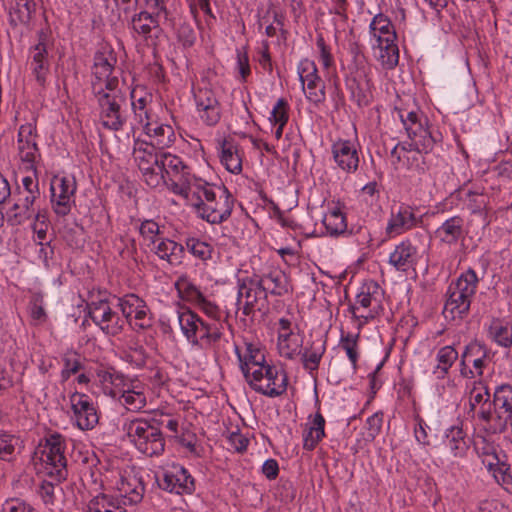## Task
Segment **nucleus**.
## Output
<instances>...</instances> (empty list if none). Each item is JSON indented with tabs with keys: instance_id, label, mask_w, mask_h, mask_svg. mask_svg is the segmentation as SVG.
<instances>
[{
	"instance_id": "f257e3e1",
	"label": "nucleus",
	"mask_w": 512,
	"mask_h": 512,
	"mask_svg": "<svg viewBox=\"0 0 512 512\" xmlns=\"http://www.w3.org/2000/svg\"><path fill=\"white\" fill-rule=\"evenodd\" d=\"M193 194L197 214L211 224L226 221L233 210L234 200L225 187H215L208 183L197 185Z\"/></svg>"
},
{
	"instance_id": "f03ea898",
	"label": "nucleus",
	"mask_w": 512,
	"mask_h": 512,
	"mask_svg": "<svg viewBox=\"0 0 512 512\" xmlns=\"http://www.w3.org/2000/svg\"><path fill=\"white\" fill-rule=\"evenodd\" d=\"M66 448L65 438L59 433H51L45 436L44 442L36 448L33 461L41 465L39 471L61 482L66 478Z\"/></svg>"
},
{
	"instance_id": "7ed1b4c3",
	"label": "nucleus",
	"mask_w": 512,
	"mask_h": 512,
	"mask_svg": "<svg viewBox=\"0 0 512 512\" xmlns=\"http://www.w3.org/2000/svg\"><path fill=\"white\" fill-rule=\"evenodd\" d=\"M177 314L180 329L193 346L210 348L220 341L223 335L221 323L206 322L190 309Z\"/></svg>"
},
{
	"instance_id": "20e7f679",
	"label": "nucleus",
	"mask_w": 512,
	"mask_h": 512,
	"mask_svg": "<svg viewBox=\"0 0 512 512\" xmlns=\"http://www.w3.org/2000/svg\"><path fill=\"white\" fill-rule=\"evenodd\" d=\"M123 429L130 442L142 454L152 457L158 456L164 451L165 440L155 421L135 418L126 421Z\"/></svg>"
},
{
	"instance_id": "39448f33",
	"label": "nucleus",
	"mask_w": 512,
	"mask_h": 512,
	"mask_svg": "<svg viewBox=\"0 0 512 512\" xmlns=\"http://www.w3.org/2000/svg\"><path fill=\"white\" fill-rule=\"evenodd\" d=\"M99 108V116L102 125L112 131H118L126 123L124 108L127 105L125 92L120 86L100 89L92 92Z\"/></svg>"
},
{
	"instance_id": "423d86ee",
	"label": "nucleus",
	"mask_w": 512,
	"mask_h": 512,
	"mask_svg": "<svg viewBox=\"0 0 512 512\" xmlns=\"http://www.w3.org/2000/svg\"><path fill=\"white\" fill-rule=\"evenodd\" d=\"M159 168L162 170L163 185L175 194L188 197L190 188V169L180 157L163 152L160 154Z\"/></svg>"
},
{
	"instance_id": "0eeeda50",
	"label": "nucleus",
	"mask_w": 512,
	"mask_h": 512,
	"mask_svg": "<svg viewBox=\"0 0 512 512\" xmlns=\"http://www.w3.org/2000/svg\"><path fill=\"white\" fill-rule=\"evenodd\" d=\"M160 154L151 143L135 140L133 158L142 173L143 180L151 188H158L163 184L162 170L159 168Z\"/></svg>"
},
{
	"instance_id": "6e6552de",
	"label": "nucleus",
	"mask_w": 512,
	"mask_h": 512,
	"mask_svg": "<svg viewBox=\"0 0 512 512\" xmlns=\"http://www.w3.org/2000/svg\"><path fill=\"white\" fill-rule=\"evenodd\" d=\"M251 373L252 375L246 381L256 392L271 398L286 392L288 379L283 370L272 365H265Z\"/></svg>"
},
{
	"instance_id": "1a4fd4ad",
	"label": "nucleus",
	"mask_w": 512,
	"mask_h": 512,
	"mask_svg": "<svg viewBox=\"0 0 512 512\" xmlns=\"http://www.w3.org/2000/svg\"><path fill=\"white\" fill-rule=\"evenodd\" d=\"M267 305L265 288L258 281V275L246 277L239 281L237 306L244 316H254L256 311H261Z\"/></svg>"
},
{
	"instance_id": "9d476101",
	"label": "nucleus",
	"mask_w": 512,
	"mask_h": 512,
	"mask_svg": "<svg viewBox=\"0 0 512 512\" xmlns=\"http://www.w3.org/2000/svg\"><path fill=\"white\" fill-rule=\"evenodd\" d=\"M116 62L111 50H102L95 54L91 78L92 92L96 91V87L107 89L120 85L118 77L113 75Z\"/></svg>"
},
{
	"instance_id": "9b49d317",
	"label": "nucleus",
	"mask_w": 512,
	"mask_h": 512,
	"mask_svg": "<svg viewBox=\"0 0 512 512\" xmlns=\"http://www.w3.org/2000/svg\"><path fill=\"white\" fill-rule=\"evenodd\" d=\"M118 307L126 321L134 328L144 330L152 326L150 310L139 296L127 294L118 298Z\"/></svg>"
},
{
	"instance_id": "f8f14e48",
	"label": "nucleus",
	"mask_w": 512,
	"mask_h": 512,
	"mask_svg": "<svg viewBox=\"0 0 512 512\" xmlns=\"http://www.w3.org/2000/svg\"><path fill=\"white\" fill-rule=\"evenodd\" d=\"M88 315L106 335L115 336L122 332L124 320L112 310L106 300L91 302L87 305Z\"/></svg>"
},
{
	"instance_id": "ddd939ff",
	"label": "nucleus",
	"mask_w": 512,
	"mask_h": 512,
	"mask_svg": "<svg viewBox=\"0 0 512 512\" xmlns=\"http://www.w3.org/2000/svg\"><path fill=\"white\" fill-rule=\"evenodd\" d=\"M379 296L380 287L376 282L365 283L357 294L355 303L349 308L353 317L363 320V323L373 319L379 307Z\"/></svg>"
},
{
	"instance_id": "4468645a",
	"label": "nucleus",
	"mask_w": 512,
	"mask_h": 512,
	"mask_svg": "<svg viewBox=\"0 0 512 512\" xmlns=\"http://www.w3.org/2000/svg\"><path fill=\"white\" fill-rule=\"evenodd\" d=\"M76 181L73 177H55L51 183V202L54 212L58 216H66L70 213L74 204Z\"/></svg>"
},
{
	"instance_id": "2eb2a0df",
	"label": "nucleus",
	"mask_w": 512,
	"mask_h": 512,
	"mask_svg": "<svg viewBox=\"0 0 512 512\" xmlns=\"http://www.w3.org/2000/svg\"><path fill=\"white\" fill-rule=\"evenodd\" d=\"M495 424L491 426L493 433H502L508 424L512 426V386H498L493 397Z\"/></svg>"
},
{
	"instance_id": "dca6fc26",
	"label": "nucleus",
	"mask_w": 512,
	"mask_h": 512,
	"mask_svg": "<svg viewBox=\"0 0 512 512\" xmlns=\"http://www.w3.org/2000/svg\"><path fill=\"white\" fill-rule=\"evenodd\" d=\"M194 100L199 118L207 126L216 125L221 118V107L214 91L199 87L194 91Z\"/></svg>"
},
{
	"instance_id": "f3484780",
	"label": "nucleus",
	"mask_w": 512,
	"mask_h": 512,
	"mask_svg": "<svg viewBox=\"0 0 512 512\" xmlns=\"http://www.w3.org/2000/svg\"><path fill=\"white\" fill-rule=\"evenodd\" d=\"M110 488L115 491L113 495L118 497L122 506L127 503L136 504L140 502L144 494V486L141 480L134 475L117 473Z\"/></svg>"
},
{
	"instance_id": "a211bd4d",
	"label": "nucleus",
	"mask_w": 512,
	"mask_h": 512,
	"mask_svg": "<svg viewBox=\"0 0 512 512\" xmlns=\"http://www.w3.org/2000/svg\"><path fill=\"white\" fill-rule=\"evenodd\" d=\"M161 489L175 494H191L195 490L194 479L182 466H173L157 478Z\"/></svg>"
},
{
	"instance_id": "6ab92c4d",
	"label": "nucleus",
	"mask_w": 512,
	"mask_h": 512,
	"mask_svg": "<svg viewBox=\"0 0 512 512\" xmlns=\"http://www.w3.org/2000/svg\"><path fill=\"white\" fill-rule=\"evenodd\" d=\"M418 222L416 209L402 203L392 207L385 232L389 237H395L416 227Z\"/></svg>"
},
{
	"instance_id": "aec40b11",
	"label": "nucleus",
	"mask_w": 512,
	"mask_h": 512,
	"mask_svg": "<svg viewBox=\"0 0 512 512\" xmlns=\"http://www.w3.org/2000/svg\"><path fill=\"white\" fill-rule=\"evenodd\" d=\"M70 404L77 426L81 430L93 429L99 418L90 397L83 393H73L70 396Z\"/></svg>"
},
{
	"instance_id": "412c9836",
	"label": "nucleus",
	"mask_w": 512,
	"mask_h": 512,
	"mask_svg": "<svg viewBox=\"0 0 512 512\" xmlns=\"http://www.w3.org/2000/svg\"><path fill=\"white\" fill-rule=\"evenodd\" d=\"M414 133H407L410 143L408 146L412 149L415 155L419 156L421 153H429L433 150L434 145L440 140V133L431 130L427 125V120L424 118V123L420 126L414 127Z\"/></svg>"
},
{
	"instance_id": "4be33fe9",
	"label": "nucleus",
	"mask_w": 512,
	"mask_h": 512,
	"mask_svg": "<svg viewBox=\"0 0 512 512\" xmlns=\"http://www.w3.org/2000/svg\"><path fill=\"white\" fill-rule=\"evenodd\" d=\"M278 324V351L281 356L294 359L300 353L301 342L293 332L292 322L287 318H280Z\"/></svg>"
},
{
	"instance_id": "5701e85b",
	"label": "nucleus",
	"mask_w": 512,
	"mask_h": 512,
	"mask_svg": "<svg viewBox=\"0 0 512 512\" xmlns=\"http://www.w3.org/2000/svg\"><path fill=\"white\" fill-rule=\"evenodd\" d=\"M332 154L337 166L347 172L353 173L359 166V155L355 144L349 140H338L332 145Z\"/></svg>"
},
{
	"instance_id": "b1692460",
	"label": "nucleus",
	"mask_w": 512,
	"mask_h": 512,
	"mask_svg": "<svg viewBox=\"0 0 512 512\" xmlns=\"http://www.w3.org/2000/svg\"><path fill=\"white\" fill-rule=\"evenodd\" d=\"M418 249L409 240L397 244L389 255L388 263L397 271L407 272L414 269L418 262Z\"/></svg>"
},
{
	"instance_id": "393cba45",
	"label": "nucleus",
	"mask_w": 512,
	"mask_h": 512,
	"mask_svg": "<svg viewBox=\"0 0 512 512\" xmlns=\"http://www.w3.org/2000/svg\"><path fill=\"white\" fill-rule=\"evenodd\" d=\"M118 394L119 402L130 411H139L147 404L145 387L140 382L123 384V389ZM113 396L116 397L117 392Z\"/></svg>"
},
{
	"instance_id": "a878e982",
	"label": "nucleus",
	"mask_w": 512,
	"mask_h": 512,
	"mask_svg": "<svg viewBox=\"0 0 512 512\" xmlns=\"http://www.w3.org/2000/svg\"><path fill=\"white\" fill-rule=\"evenodd\" d=\"M491 459L483 460L489 471L493 473V477L499 485H501L508 493H512V473L508 463L502 460L494 451L491 453L487 450L484 452Z\"/></svg>"
},
{
	"instance_id": "bb28decb",
	"label": "nucleus",
	"mask_w": 512,
	"mask_h": 512,
	"mask_svg": "<svg viewBox=\"0 0 512 512\" xmlns=\"http://www.w3.org/2000/svg\"><path fill=\"white\" fill-rule=\"evenodd\" d=\"M440 242L453 245L465 236L464 219L461 216H452L445 220L435 231Z\"/></svg>"
},
{
	"instance_id": "cd10ccee",
	"label": "nucleus",
	"mask_w": 512,
	"mask_h": 512,
	"mask_svg": "<svg viewBox=\"0 0 512 512\" xmlns=\"http://www.w3.org/2000/svg\"><path fill=\"white\" fill-rule=\"evenodd\" d=\"M143 130L150 138L149 143L157 149L170 147L176 139L174 129L168 124L152 121L150 124H146Z\"/></svg>"
},
{
	"instance_id": "c85d7f7f",
	"label": "nucleus",
	"mask_w": 512,
	"mask_h": 512,
	"mask_svg": "<svg viewBox=\"0 0 512 512\" xmlns=\"http://www.w3.org/2000/svg\"><path fill=\"white\" fill-rule=\"evenodd\" d=\"M258 281L265 288L267 295L284 296L291 291L288 277L281 270H272L267 274L258 276Z\"/></svg>"
},
{
	"instance_id": "c756f323",
	"label": "nucleus",
	"mask_w": 512,
	"mask_h": 512,
	"mask_svg": "<svg viewBox=\"0 0 512 512\" xmlns=\"http://www.w3.org/2000/svg\"><path fill=\"white\" fill-rule=\"evenodd\" d=\"M152 245V251H154L160 259L166 260L172 265H178L182 262L184 247L181 244L168 238H160Z\"/></svg>"
},
{
	"instance_id": "7c9ffc66",
	"label": "nucleus",
	"mask_w": 512,
	"mask_h": 512,
	"mask_svg": "<svg viewBox=\"0 0 512 512\" xmlns=\"http://www.w3.org/2000/svg\"><path fill=\"white\" fill-rule=\"evenodd\" d=\"M31 69L36 81L40 85H44L46 76L49 71V61L47 46L44 41L40 40L31 51Z\"/></svg>"
},
{
	"instance_id": "2f4dec72",
	"label": "nucleus",
	"mask_w": 512,
	"mask_h": 512,
	"mask_svg": "<svg viewBox=\"0 0 512 512\" xmlns=\"http://www.w3.org/2000/svg\"><path fill=\"white\" fill-rule=\"evenodd\" d=\"M326 351V340L317 338L311 342V344L305 347L303 350L300 349L299 355L301 356V362L305 370L312 373L318 370L321 359Z\"/></svg>"
},
{
	"instance_id": "473e14b6",
	"label": "nucleus",
	"mask_w": 512,
	"mask_h": 512,
	"mask_svg": "<svg viewBox=\"0 0 512 512\" xmlns=\"http://www.w3.org/2000/svg\"><path fill=\"white\" fill-rule=\"evenodd\" d=\"M306 426L303 434V447L311 451L325 436V419L321 413L317 412L313 417H309Z\"/></svg>"
},
{
	"instance_id": "72a5a7b5",
	"label": "nucleus",
	"mask_w": 512,
	"mask_h": 512,
	"mask_svg": "<svg viewBox=\"0 0 512 512\" xmlns=\"http://www.w3.org/2000/svg\"><path fill=\"white\" fill-rule=\"evenodd\" d=\"M220 161L227 171L239 174L242 171V158L238 145L232 140H223L221 143Z\"/></svg>"
},
{
	"instance_id": "f704fd0d",
	"label": "nucleus",
	"mask_w": 512,
	"mask_h": 512,
	"mask_svg": "<svg viewBox=\"0 0 512 512\" xmlns=\"http://www.w3.org/2000/svg\"><path fill=\"white\" fill-rule=\"evenodd\" d=\"M370 33L378 42H394L397 39L394 26L390 19L382 13L374 16L370 23Z\"/></svg>"
},
{
	"instance_id": "c9c22d12",
	"label": "nucleus",
	"mask_w": 512,
	"mask_h": 512,
	"mask_svg": "<svg viewBox=\"0 0 512 512\" xmlns=\"http://www.w3.org/2000/svg\"><path fill=\"white\" fill-rule=\"evenodd\" d=\"M471 301L448 290V298L445 302L443 315L446 319H462L470 309Z\"/></svg>"
},
{
	"instance_id": "e433bc0d",
	"label": "nucleus",
	"mask_w": 512,
	"mask_h": 512,
	"mask_svg": "<svg viewBox=\"0 0 512 512\" xmlns=\"http://www.w3.org/2000/svg\"><path fill=\"white\" fill-rule=\"evenodd\" d=\"M37 199L33 194L25 195L15 203L7 212L8 221L13 225H20L34 216L32 206Z\"/></svg>"
},
{
	"instance_id": "4c0bfd02",
	"label": "nucleus",
	"mask_w": 512,
	"mask_h": 512,
	"mask_svg": "<svg viewBox=\"0 0 512 512\" xmlns=\"http://www.w3.org/2000/svg\"><path fill=\"white\" fill-rule=\"evenodd\" d=\"M478 284V277L473 269L462 273L456 282L451 283L448 290L462 297L472 300Z\"/></svg>"
},
{
	"instance_id": "58836bf2",
	"label": "nucleus",
	"mask_w": 512,
	"mask_h": 512,
	"mask_svg": "<svg viewBox=\"0 0 512 512\" xmlns=\"http://www.w3.org/2000/svg\"><path fill=\"white\" fill-rule=\"evenodd\" d=\"M457 358L458 352L452 346H444L440 348L436 354L437 364L432 370L435 378L444 379Z\"/></svg>"
},
{
	"instance_id": "ea45409f",
	"label": "nucleus",
	"mask_w": 512,
	"mask_h": 512,
	"mask_svg": "<svg viewBox=\"0 0 512 512\" xmlns=\"http://www.w3.org/2000/svg\"><path fill=\"white\" fill-rule=\"evenodd\" d=\"M122 506L118 497L102 492L94 496L87 504L86 512H116Z\"/></svg>"
},
{
	"instance_id": "a19ab883",
	"label": "nucleus",
	"mask_w": 512,
	"mask_h": 512,
	"mask_svg": "<svg viewBox=\"0 0 512 512\" xmlns=\"http://www.w3.org/2000/svg\"><path fill=\"white\" fill-rule=\"evenodd\" d=\"M238 358L245 379L252 375L251 371L259 370L262 366L267 365L265 363L264 354L259 349L253 348L251 344L247 346V354L242 357L241 354L238 353Z\"/></svg>"
},
{
	"instance_id": "79ce46f5",
	"label": "nucleus",
	"mask_w": 512,
	"mask_h": 512,
	"mask_svg": "<svg viewBox=\"0 0 512 512\" xmlns=\"http://www.w3.org/2000/svg\"><path fill=\"white\" fill-rule=\"evenodd\" d=\"M35 3L33 0L16 1L9 10V24L13 28L19 25H25L30 21L34 12Z\"/></svg>"
},
{
	"instance_id": "37998d69",
	"label": "nucleus",
	"mask_w": 512,
	"mask_h": 512,
	"mask_svg": "<svg viewBox=\"0 0 512 512\" xmlns=\"http://www.w3.org/2000/svg\"><path fill=\"white\" fill-rule=\"evenodd\" d=\"M323 225L331 236H340L347 233L346 217L339 208H333L324 215Z\"/></svg>"
},
{
	"instance_id": "c03bdc74",
	"label": "nucleus",
	"mask_w": 512,
	"mask_h": 512,
	"mask_svg": "<svg viewBox=\"0 0 512 512\" xmlns=\"http://www.w3.org/2000/svg\"><path fill=\"white\" fill-rule=\"evenodd\" d=\"M377 59L381 63L382 67L386 70L394 69L399 62V49L396 41L390 42H378L377 43Z\"/></svg>"
},
{
	"instance_id": "a18cd8bd",
	"label": "nucleus",
	"mask_w": 512,
	"mask_h": 512,
	"mask_svg": "<svg viewBox=\"0 0 512 512\" xmlns=\"http://www.w3.org/2000/svg\"><path fill=\"white\" fill-rule=\"evenodd\" d=\"M50 480H44L37 492L39 497L41 498L43 504L49 509L53 510L56 506V501L60 494L62 493V488L60 486V482L51 478Z\"/></svg>"
},
{
	"instance_id": "49530a36",
	"label": "nucleus",
	"mask_w": 512,
	"mask_h": 512,
	"mask_svg": "<svg viewBox=\"0 0 512 512\" xmlns=\"http://www.w3.org/2000/svg\"><path fill=\"white\" fill-rule=\"evenodd\" d=\"M298 74L303 88L311 89L314 86L322 84L321 78L317 74V67L314 61L304 59L299 63Z\"/></svg>"
},
{
	"instance_id": "de8ad7c7",
	"label": "nucleus",
	"mask_w": 512,
	"mask_h": 512,
	"mask_svg": "<svg viewBox=\"0 0 512 512\" xmlns=\"http://www.w3.org/2000/svg\"><path fill=\"white\" fill-rule=\"evenodd\" d=\"M445 437V445L450 449L454 456H462L465 453L467 444L462 428L457 426L450 427L446 431Z\"/></svg>"
},
{
	"instance_id": "09e8293b",
	"label": "nucleus",
	"mask_w": 512,
	"mask_h": 512,
	"mask_svg": "<svg viewBox=\"0 0 512 512\" xmlns=\"http://www.w3.org/2000/svg\"><path fill=\"white\" fill-rule=\"evenodd\" d=\"M131 23L133 30L143 36H148L152 28H157L161 25L160 22L147 11H141L135 14L131 19Z\"/></svg>"
},
{
	"instance_id": "8fccbe9b",
	"label": "nucleus",
	"mask_w": 512,
	"mask_h": 512,
	"mask_svg": "<svg viewBox=\"0 0 512 512\" xmlns=\"http://www.w3.org/2000/svg\"><path fill=\"white\" fill-rule=\"evenodd\" d=\"M20 450V441L11 434H0V460L13 461Z\"/></svg>"
},
{
	"instance_id": "3c124183",
	"label": "nucleus",
	"mask_w": 512,
	"mask_h": 512,
	"mask_svg": "<svg viewBox=\"0 0 512 512\" xmlns=\"http://www.w3.org/2000/svg\"><path fill=\"white\" fill-rule=\"evenodd\" d=\"M490 334L498 345L506 348L512 345V325L509 323L493 321L490 326Z\"/></svg>"
},
{
	"instance_id": "603ef678",
	"label": "nucleus",
	"mask_w": 512,
	"mask_h": 512,
	"mask_svg": "<svg viewBox=\"0 0 512 512\" xmlns=\"http://www.w3.org/2000/svg\"><path fill=\"white\" fill-rule=\"evenodd\" d=\"M175 286L181 297L194 305L204 296L200 289L185 276L180 277Z\"/></svg>"
},
{
	"instance_id": "864d4df0",
	"label": "nucleus",
	"mask_w": 512,
	"mask_h": 512,
	"mask_svg": "<svg viewBox=\"0 0 512 512\" xmlns=\"http://www.w3.org/2000/svg\"><path fill=\"white\" fill-rule=\"evenodd\" d=\"M173 0H153L151 5L152 12H150L155 19H157L160 24H165L168 26H175V22L170 17L169 7L172 4Z\"/></svg>"
},
{
	"instance_id": "5fc2aeb1",
	"label": "nucleus",
	"mask_w": 512,
	"mask_h": 512,
	"mask_svg": "<svg viewBox=\"0 0 512 512\" xmlns=\"http://www.w3.org/2000/svg\"><path fill=\"white\" fill-rule=\"evenodd\" d=\"M186 247L188 251L195 257L202 261H207L211 258L213 248L208 243L201 241L196 238H190L186 241Z\"/></svg>"
},
{
	"instance_id": "6e6d98bb",
	"label": "nucleus",
	"mask_w": 512,
	"mask_h": 512,
	"mask_svg": "<svg viewBox=\"0 0 512 512\" xmlns=\"http://www.w3.org/2000/svg\"><path fill=\"white\" fill-rule=\"evenodd\" d=\"M479 357H489V350L484 344L478 341H473L465 347V350L461 355L460 366H464L465 363H470L471 359Z\"/></svg>"
},
{
	"instance_id": "4d7b16f0",
	"label": "nucleus",
	"mask_w": 512,
	"mask_h": 512,
	"mask_svg": "<svg viewBox=\"0 0 512 512\" xmlns=\"http://www.w3.org/2000/svg\"><path fill=\"white\" fill-rule=\"evenodd\" d=\"M63 369L61 371V378L67 381L71 375L76 374L82 368L80 357L75 352L66 353L63 356Z\"/></svg>"
},
{
	"instance_id": "13d9d810",
	"label": "nucleus",
	"mask_w": 512,
	"mask_h": 512,
	"mask_svg": "<svg viewBox=\"0 0 512 512\" xmlns=\"http://www.w3.org/2000/svg\"><path fill=\"white\" fill-rule=\"evenodd\" d=\"M288 111V102L284 98L278 99L271 111V115L269 117L270 123L273 125H286L289 118Z\"/></svg>"
},
{
	"instance_id": "bf43d9fd",
	"label": "nucleus",
	"mask_w": 512,
	"mask_h": 512,
	"mask_svg": "<svg viewBox=\"0 0 512 512\" xmlns=\"http://www.w3.org/2000/svg\"><path fill=\"white\" fill-rule=\"evenodd\" d=\"M383 423V414L376 412L367 418L364 429V438L367 441H373L380 433Z\"/></svg>"
},
{
	"instance_id": "052dcab7",
	"label": "nucleus",
	"mask_w": 512,
	"mask_h": 512,
	"mask_svg": "<svg viewBox=\"0 0 512 512\" xmlns=\"http://www.w3.org/2000/svg\"><path fill=\"white\" fill-rule=\"evenodd\" d=\"M30 315L33 320L43 322L46 319V312L44 309V295L40 292L32 294L29 303Z\"/></svg>"
},
{
	"instance_id": "680f3d73",
	"label": "nucleus",
	"mask_w": 512,
	"mask_h": 512,
	"mask_svg": "<svg viewBox=\"0 0 512 512\" xmlns=\"http://www.w3.org/2000/svg\"><path fill=\"white\" fill-rule=\"evenodd\" d=\"M139 232L146 241L150 242L151 245L160 239V237H158L161 233L160 227L154 220L143 221L139 227Z\"/></svg>"
},
{
	"instance_id": "e2e57ef3",
	"label": "nucleus",
	"mask_w": 512,
	"mask_h": 512,
	"mask_svg": "<svg viewBox=\"0 0 512 512\" xmlns=\"http://www.w3.org/2000/svg\"><path fill=\"white\" fill-rule=\"evenodd\" d=\"M131 106L151 109L153 96L141 87L134 88L130 93Z\"/></svg>"
},
{
	"instance_id": "0e129e2a",
	"label": "nucleus",
	"mask_w": 512,
	"mask_h": 512,
	"mask_svg": "<svg viewBox=\"0 0 512 512\" xmlns=\"http://www.w3.org/2000/svg\"><path fill=\"white\" fill-rule=\"evenodd\" d=\"M340 347L346 352L349 360L351 361L353 367H356V363L358 360V352H357V339L355 336L351 334L342 335L340 340Z\"/></svg>"
},
{
	"instance_id": "69168bd1",
	"label": "nucleus",
	"mask_w": 512,
	"mask_h": 512,
	"mask_svg": "<svg viewBox=\"0 0 512 512\" xmlns=\"http://www.w3.org/2000/svg\"><path fill=\"white\" fill-rule=\"evenodd\" d=\"M470 209L473 214H478L484 223V225H488L490 223V219L488 218V206L485 196L476 195L470 203Z\"/></svg>"
},
{
	"instance_id": "338daca9",
	"label": "nucleus",
	"mask_w": 512,
	"mask_h": 512,
	"mask_svg": "<svg viewBox=\"0 0 512 512\" xmlns=\"http://www.w3.org/2000/svg\"><path fill=\"white\" fill-rule=\"evenodd\" d=\"M204 314L211 318L212 322L220 323L221 312L217 305L206 299L205 296L195 304Z\"/></svg>"
},
{
	"instance_id": "774afa93",
	"label": "nucleus",
	"mask_w": 512,
	"mask_h": 512,
	"mask_svg": "<svg viewBox=\"0 0 512 512\" xmlns=\"http://www.w3.org/2000/svg\"><path fill=\"white\" fill-rule=\"evenodd\" d=\"M0 512H38L31 505L19 499L7 500L1 507Z\"/></svg>"
}]
</instances>
